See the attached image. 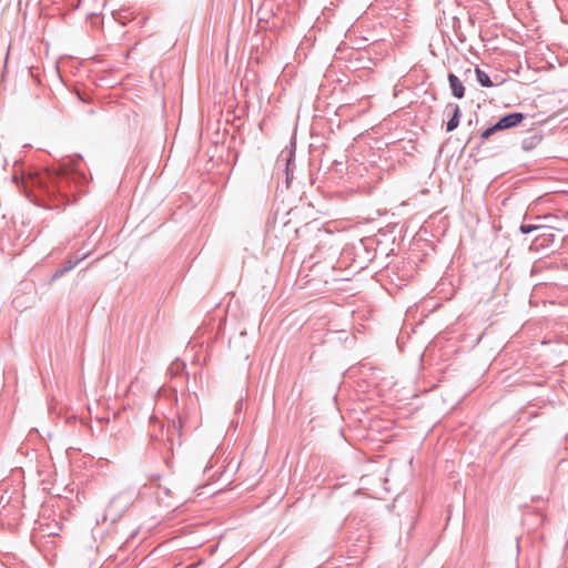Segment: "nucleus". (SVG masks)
I'll use <instances>...</instances> for the list:
<instances>
[{
    "mask_svg": "<svg viewBox=\"0 0 568 568\" xmlns=\"http://www.w3.org/2000/svg\"><path fill=\"white\" fill-rule=\"evenodd\" d=\"M171 434L172 430L168 429L165 433L161 430V437L153 433L150 435L151 444L156 450L160 452L168 466H170L171 456L173 455L174 450V443Z\"/></svg>",
    "mask_w": 568,
    "mask_h": 568,
    "instance_id": "nucleus-1",
    "label": "nucleus"
},
{
    "mask_svg": "<svg viewBox=\"0 0 568 568\" xmlns=\"http://www.w3.org/2000/svg\"><path fill=\"white\" fill-rule=\"evenodd\" d=\"M500 130H505L503 123L500 120H498L494 125L487 128L483 133H481V139H488L493 133L497 132V131H500Z\"/></svg>",
    "mask_w": 568,
    "mask_h": 568,
    "instance_id": "nucleus-7",
    "label": "nucleus"
},
{
    "mask_svg": "<svg viewBox=\"0 0 568 568\" xmlns=\"http://www.w3.org/2000/svg\"><path fill=\"white\" fill-rule=\"evenodd\" d=\"M447 108L452 109L453 115L446 124V131L452 132L459 125V119L462 115L460 109L457 104L449 103Z\"/></svg>",
    "mask_w": 568,
    "mask_h": 568,
    "instance_id": "nucleus-4",
    "label": "nucleus"
},
{
    "mask_svg": "<svg viewBox=\"0 0 568 568\" xmlns=\"http://www.w3.org/2000/svg\"><path fill=\"white\" fill-rule=\"evenodd\" d=\"M447 79H448V83H449V88H450L452 94L456 99L464 98V95H465V87L463 85V83L459 80V78L456 74H454V73H449Z\"/></svg>",
    "mask_w": 568,
    "mask_h": 568,
    "instance_id": "nucleus-2",
    "label": "nucleus"
},
{
    "mask_svg": "<svg viewBox=\"0 0 568 568\" xmlns=\"http://www.w3.org/2000/svg\"><path fill=\"white\" fill-rule=\"evenodd\" d=\"M523 148L524 149H530V145H528V140L523 141Z\"/></svg>",
    "mask_w": 568,
    "mask_h": 568,
    "instance_id": "nucleus-11",
    "label": "nucleus"
},
{
    "mask_svg": "<svg viewBox=\"0 0 568 568\" xmlns=\"http://www.w3.org/2000/svg\"><path fill=\"white\" fill-rule=\"evenodd\" d=\"M475 72H476L477 81L480 83L481 87H484V88L494 87V83L490 80V77L485 71H483L479 68H476Z\"/></svg>",
    "mask_w": 568,
    "mask_h": 568,
    "instance_id": "nucleus-6",
    "label": "nucleus"
},
{
    "mask_svg": "<svg viewBox=\"0 0 568 568\" xmlns=\"http://www.w3.org/2000/svg\"><path fill=\"white\" fill-rule=\"evenodd\" d=\"M13 508L16 509V508H17V506H16V505H8V506H3L2 510H0V516H2V515H3V516H8V515H10L11 509H13Z\"/></svg>",
    "mask_w": 568,
    "mask_h": 568,
    "instance_id": "nucleus-10",
    "label": "nucleus"
},
{
    "mask_svg": "<svg viewBox=\"0 0 568 568\" xmlns=\"http://www.w3.org/2000/svg\"><path fill=\"white\" fill-rule=\"evenodd\" d=\"M538 226H535V225H531V224H521L520 226V231L524 233V234H528L535 230H537Z\"/></svg>",
    "mask_w": 568,
    "mask_h": 568,
    "instance_id": "nucleus-9",
    "label": "nucleus"
},
{
    "mask_svg": "<svg viewBox=\"0 0 568 568\" xmlns=\"http://www.w3.org/2000/svg\"><path fill=\"white\" fill-rule=\"evenodd\" d=\"M524 118L525 115L523 113L514 112L500 118L499 120L501 121L505 129H510L518 125L524 120Z\"/></svg>",
    "mask_w": 568,
    "mask_h": 568,
    "instance_id": "nucleus-5",
    "label": "nucleus"
},
{
    "mask_svg": "<svg viewBox=\"0 0 568 568\" xmlns=\"http://www.w3.org/2000/svg\"><path fill=\"white\" fill-rule=\"evenodd\" d=\"M293 158H294V151L291 150L287 153V156L285 159H283V161H285V170H286V178H287V180L290 179V172L292 170Z\"/></svg>",
    "mask_w": 568,
    "mask_h": 568,
    "instance_id": "nucleus-8",
    "label": "nucleus"
},
{
    "mask_svg": "<svg viewBox=\"0 0 568 568\" xmlns=\"http://www.w3.org/2000/svg\"><path fill=\"white\" fill-rule=\"evenodd\" d=\"M89 254L90 253H84L83 255L77 257L74 261H72V260L65 261L61 267L55 270V272L53 273V278L54 280L59 278L64 273L71 271L78 263H80L82 260L87 258L89 256Z\"/></svg>",
    "mask_w": 568,
    "mask_h": 568,
    "instance_id": "nucleus-3",
    "label": "nucleus"
}]
</instances>
